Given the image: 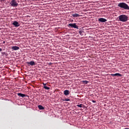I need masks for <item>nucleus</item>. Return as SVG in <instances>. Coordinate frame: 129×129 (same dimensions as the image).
<instances>
[{"instance_id": "obj_1", "label": "nucleus", "mask_w": 129, "mask_h": 129, "mask_svg": "<svg viewBox=\"0 0 129 129\" xmlns=\"http://www.w3.org/2000/svg\"><path fill=\"white\" fill-rule=\"evenodd\" d=\"M117 7H118V8H120V9H121L122 10H129L128 5L126 4V3L124 2L119 3L117 5Z\"/></svg>"}, {"instance_id": "obj_2", "label": "nucleus", "mask_w": 129, "mask_h": 129, "mask_svg": "<svg viewBox=\"0 0 129 129\" xmlns=\"http://www.w3.org/2000/svg\"><path fill=\"white\" fill-rule=\"evenodd\" d=\"M120 22H125L128 20V17L125 15H121L118 17Z\"/></svg>"}, {"instance_id": "obj_3", "label": "nucleus", "mask_w": 129, "mask_h": 129, "mask_svg": "<svg viewBox=\"0 0 129 129\" xmlns=\"http://www.w3.org/2000/svg\"><path fill=\"white\" fill-rule=\"evenodd\" d=\"M11 7H14V8H16L19 6V4L17 2L16 0H12L10 4Z\"/></svg>"}, {"instance_id": "obj_4", "label": "nucleus", "mask_w": 129, "mask_h": 129, "mask_svg": "<svg viewBox=\"0 0 129 129\" xmlns=\"http://www.w3.org/2000/svg\"><path fill=\"white\" fill-rule=\"evenodd\" d=\"M68 26L69 28H74V29H79L78 26L76 25V23H70L69 24Z\"/></svg>"}, {"instance_id": "obj_5", "label": "nucleus", "mask_w": 129, "mask_h": 129, "mask_svg": "<svg viewBox=\"0 0 129 129\" xmlns=\"http://www.w3.org/2000/svg\"><path fill=\"white\" fill-rule=\"evenodd\" d=\"M26 64L28 65V66H35L36 65V63H35V61H27L26 62Z\"/></svg>"}, {"instance_id": "obj_6", "label": "nucleus", "mask_w": 129, "mask_h": 129, "mask_svg": "<svg viewBox=\"0 0 129 129\" xmlns=\"http://www.w3.org/2000/svg\"><path fill=\"white\" fill-rule=\"evenodd\" d=\"M99 22H100L101 23H105V22H106V21H107V20H106V19L104 18H99L98 19Z\"/></svg>"}, {"instance_id": "obj_7", "label": "nucleus", "mask_w": 129, "mask_h": 129, "mask_svg": "<svg viewBox=\"0 0 129 129\" xmlns=\"http://www.w3.org/2000/svg\"><path fill=\"white\" fill-rule=\"evenodd\" d=\"M111 76H118L119 77H122V75L119 74V73H116L115 74H111Z\"/></svg>"}, {"instance_id": "obj_8", "label": "nucleus", "mask_w": 129, "mask_h": 129, "mask_svg": "<svg viewBox=\"0 0 129 129\" xmlns=\"http://www.w3.org/2000/svg\"><path fill=\"white\" fill-rule=\"evenodd\" d=\"M13 25H14L15 27H20V24L19 22H18V21H14Z\"/></svg>"}, {"instance_id": "obj_9", "label": "nucleus", "mask_w": 129, "mask_h": 129, "mask_svg": "<svg viewBox=\"0 0 129 129\" xmlns=\"http://www.w3.org/2000/svg\"><path fill=\"white\" fill-rule=\"evenodd\" d=\"M12 49L14 50H19L20 49V47L19 46H12Z\"/></svg>"}, {"instance_id": "obj_10", "label": "nucleus", "mask_w": 129, "mask_h": 129, "mask_svg": "<svg viewBox=\"0 0 129 129\" xmlns=\"http://www.w3.org/2000/svg\"><path fill=\"white\" fill-rule=\"evenodd\" d=\"M17 95H18V96H20L21 97H26V95H25L24 94H22V93H18Z\"/></svg>"}, {"instance_id": "obj_11", "label": "nucleus", "mask_w": 129, "mask_h": 129, "mask_svg": "<svg viewBox=\"0 0 129 129\" xmlns=\"http://www.w3.org/2000/svg\"><path fill=\"white\" fill-rule=\"evenodd\" d=\"M63 93L64 95H69V90H66L64 91Z\"/></svg>"}, {"instance_id": "obj_12", "label": "nucleus", "mask_w": 129, "mask_h": 129, "mask_svg": "<svg viewBox=\"0 0 129 129\" xmlns=\"http://www.w3.org/2000/svg\"><path fill=\"white\" fill-rule=\"evenodd\" d=\"M38 107L39 109H40V110H43V109H45V108L41 105H39L38 106Z\"/></svg>"}, {"instance_id": "obj_13", "label": "nucleus", "mask_w": 129, "mask_h": 129, "mask_svg": "<svg viewBox=\"0 0 129 129\" xmlns=\"http://www.w3.org/2000/svg\"><path fill=\"white\" fill-rule=\"evenodd\" d=\"M72 16L73 18H78V17H80V15H79L78 14H72Z\"/></svg>"}, {"instance_id": "obj_14", "label": "nucleus", "mask_w": 129, "mask_h": 129, "mask_svg": "<svg viewBox=\"0 0 129 129\" xmlns=\"http://www.w3.org/2000/svg\"><path fill=\"white\" fill-rule=\"evenodd\" d=\"M43 88H44V89H46V90H49L50 89V87L46 86H43Z\"/></svg>"}, {"instance_id": "obj_15", "label": "nucleus", "mask_w": 129, "mask_h": 129, "mask_svg": "<svg viewBox=\"0 0 129 129\" xmlns=\"http://www.w3.org/2000/svg\"><path fill=\"white\" fill-rule=\"evenodd\" d=\"M83 33H84V31H79V34L81 35V36H83Z\"/></svg>"}, {"instance_id": "obj_16", "label": "nucleus", "mask_w": 129, "mask_h": 129, "mask_svg": "<svg viewBox=\"0 0 129 129\" xmlns=\"http://www.w3.org/2000/svg\"><path fill=\"white\" fill-rule=\"evenodd\" d=\"M62 101H70L69 99H62Z\"/></svg>"}, {"instance_id": "obj_17", "label": "nucleus", "mask_w": 129, "mask_h": 129, "mask_svg": "<svg viewBox=\"0 0 129 129\" xmlns=\"http://www.w3.org/2000/svg\"><path fill=\"white\" fill-rule=\"evenodd\" d=\"M77 106H78V107H81H81H83V104H81L80 105H77Z\"/></svg>"}, {"instance_id": "obj_18", "label": "nucleus", "mask_w": 129, "mask_h": 129, "mask_svg": "<svg viewBox=\"0 0 129 129\" xmlns=\"http://www.w3.org/2000/svg\"><path fill=\"white\" fill-rule=\"evenodd\" d=\"M83 82L84 83V84H87V83H88V81H83Z\"/></svg>"}, {"instance_id": "obj_19", "label": "nucleus", "mask_w": 129, "mask_h": 129, "mask_svg": "<svg viewBox=\"0 0 129 129\" xmlns=\"http://www.w3.org/2000/svg\"><path fill=\"white\" fill-rule=\"evenodd\" d=\"M92 102H93V103H95V102H96V101H95L94 100H92Z\"/></svg>"}, {"instance_id": "obj_20", "label": "nucleus", "mask_w": 129, "mask_h": 129, "mask_svg": "<svg viewBox=\"0 0 129 129\" xmlns=\"http://www.w3.org/2000/svg\"><path fill=\"white\" fill-rule=\"evenodd\" d=\"M2 51H3V49L0 48V52H2Z\"/></svg>"}, {"instance_id": "obj_21", "label": "nucleus", "mask_w": 129, "mask_h": 129, "mask_svg": "<svg viewBox=\"0 0 129 129\" xmlns=\"http://www.w3.org/2000/svg\"><path fill=\"white\" fill-rule=\"evenodd\" d=\"M43 84L44 86H46V84L43 83Z\"/></svg>"}, {"instance_id": "obj_22", "label": "nucleus", "mask_w": 129, "mask_h": 129, "mask_svg": "<svg viewBox=\"0 0 129 129\" xmlns=\"http://www.w3.org/2000/svg\"><path fill=\"white\" fill-rule=\"evenodd\" d=\"M52 63L51 62H50L49 63V65H52Z\"/></svg>"}, {"instance_id": "obj_23", "label": "nucleus", "mask_w": 129, "mask_h": 129, "mask_svg": "<svg viewBox=\"0 0 129 129\" xmlns=\"http://www.w3.org/2000/svg\"><path fill=\"white\" fill-rule=\"evenodd\" d=\"M6 43V41H3V44H5Z\"/></svg>"}, {"instance_id": "obj_24", "label": "nucleus", "mask_w": 129, "mask_h": 129, "mask_svg": "<svg viewBox=\"0 0 129 129\" xmlns=\"http://www.w3.org/2000/svg\"><path fill=\"white\" fill-rule=\"evenodd\" d=\"M125 129H129L128 128H125Z\"/></svg>"}, {"instance_id": "obj_25", "label": "nucleus", "mask_w": 129, "mask_h": 129, "mask_svg": "<svg viewBox=\"0 0 129 129\" xmlns=\"http://www.w3.org/2000/svg\"><path fill=\"white\" fill-rule=\"evenodd\" d=\"M0 30H1V28H0Z\"/></svg>"}]
</instances>
